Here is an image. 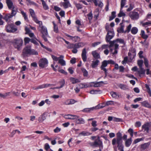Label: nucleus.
<instances>
[{"label":"nucleus","instance_id":"nucleus-1","mask_svg":"<svg viewBox=\"0 0 151 151\" xmlns=\"http://www.w3.org/2000/svg\"><path fill=\"white\" fill-rule=\"evenodd\" d=\"M22 54L24 56H27L29 55H37L38 54L37 51L33 49H31V47L30 45H27L24 48Z\"/></svg>","mask_w":151,"mask_h":151},{"label":"nucleus","instance_id":"nucleus-2","mask_svg":"<svg viewBox=\"0 0 151 151\" xmlns=\"http://www.w3.org/2000/svg\"><path fill=\"white\" fill-rule=\"evenodd\" d=\"M36 23L39 25L38 28V30L42 35H47L48 33L47 28L42 25V22L41 21H39Z\"/></svg>","mask_w":151,"mask_h":151},{"label":"nucleus","instance_id":"nucleus-3","mask_svg":"<svg viewBox=\"0 0 151 151\" xmlns=\"http://www.w3.org/2000/svg\"><path fill=\"white\" fill-rule=\"evenodd\" d=\"M115 62L112 60H104L102 63V65L101 66V68L102 70H103L105 73V75H106L107 74V70L105 68L108 64H111L112 65L115 64Z\"/></svg>","mask_w":151,"mask_h":151},{"label":"nucleus","instance_id":"nucleus-4","mask_svg":"<svg viewBox=\"0 0 151 151\" xmlns=\"http://www.w3.org/2000/svg\"><path fill=\"white\" fill-rule=\"evenodd\" d=\"M23 42L22 39H15L14 40L12 43L14 47L19 50L21 47L22 45Z\"/></svg>","mask_w":151,"mask_h":151},{"label":"nucleus","instance_id":"nucleus-5","mask_svg":"<svg viewBox=\"0 0 151 151\" xmlns=\"http://www.w3.org/2000/svg\"><path fill=\"white\" fill-rule=\"evenodd\" d=\"M109 44L110 45L109 46V47L110 49V52L113 55L117 54L118 52V50L119 48V45L118 44L114 43L112 46L110 47L111 41L110 42Z\"/></svg>","mask_w":151,"mask_h":151},{"label":"nucleus","instance_id":"nucleus-6","mask_svg":"<svg viewBox=\"0 0 151 151\" xmlns=\"http://www.w3.org/2000/svg\"><path fill=\"white\" fill-rule=\"evenodd\" d=\"M91 145L94 147H99L100 148H103V145L102 142L101 140L100 137L98 136L97 139L94 142L91 143Z\"/></svg>","mask_w":151,"mask_h":151},{"label":"nucleus","instance_id":"nucleus-7","mask_svg":"<svg viewBox=\"0 0 151 151\" xmlns=\"http://www.w3.org/2000/svg\"><path fill=\"white\" fill-rule=\"evenodd\" d=\"M6 30L8 32H14L17 30V29L12 24H9L6 26Z\"/></svg>","mask_w":151,"mask_h":151},{"label":"nucleus","instance_id":"nucleus-8","mask_svg":"<svg viewBox=\"0 0 151 151\" xmlns=\"http://www.w3.org/2000/svg\"><path fill=\"white\" fill-rule=\"evenodd\" d=\"M129 16L131 19L133 20H137L139 17V14L134 10L130 12L129 14Z\"/></svg>","mask_w":151,"mask_h":151},{"label":"nucleus","instance_id":"nucleus-9","mask_svg":"<svg viewBox=\"0 0 151 151\" xmlns=\"http://www.w3.org/2000/svg\"><path fill=\"white\" fill-rule=\"evenodd\" d=\"M122 139L114 138L113 139L112 141V144L114 145H115L116 143L118 148H122V147L123 146L122 144Z\"/></svg>","mask_w":151,"mask_h":151},{"label":"nucleus","instance_id":"nucleus-10","mask_svg":"<svg viewBox=\"0 0 151 151\" xmlns=\"http://www.w3.org/2000/svg\"><path fill=\"white\" fill-rule=\"evenodd\" d=\"M48 61L45 58L40 59L39 61V65L40 68H43L47 65Z\"/></svg>","mask_w":151,"mask_h":151},{"label":"nucleus","instance_id":"nucleus-11","mask_svg":"<svg viewBox=\"0 0 151 151\" xmlns=\"http://www.w3.org/2000/svg\"><path fill=\"white\" fill-rule=\"evenodd\" d=\"M114 32L112 31H108L107 35L106 36V40L107 42H109L110 40L114 36Z\"/></svg>","mask_w":151,"mask_h":151},{"label":"nucleus","instance_id":"nucleus-12","mask_svg":"<svg viewBox=\"0 0 151 151\" xmlns=\"http://www.w3.org/2000/svg\"><path fill=\"white\" fill-rule=\"evenodd\" d=\"M104 83L103 81L93 82L90 83L89 86L97 87L101 86Z\"/></svg>","mask_w":151,"mask_h":151},{"label":"nucleus","instance_id":"nucleus-13","mask_svg":"<svg viewBox=\"0 0 151 151\" xmlns=\"http://www.w3.org/2000/svg\"><path fill=\"white\" fill-rule=\"evenodd\" d=\"M29 12H30V13L31 16H32V18H33L34 21L36 23L37 22H39V21L37 19V18L36 17L34 11L32 9H29Z\"/></svg>","mask_w":151,"mask_h":151},{"label":"nucleus","instance_id":"nucleus-14","mask_svg":"<svg viewBox=\"0 0 151 151\" xmlns=\"http://www.w3.org/2000/svg\"><path fill=\"white\" fill-rule=\"evenodd\" d=\"M76 101L73 99H68L65 101L63 102V104L65 105H69L73 104L76 103Z\"/></svg>","mask_w":151,"mask_h":151},{"label":"nucleus","instance_id":"nucleus-15","mask_svg":"<svg viewBox=\"0 0 151 151\" xmlns=\"http://www.w3.org/2000/svg\"><path fill=\"white\" fill-rule=\"evenodd\" d=\"M150 144V142L145 143L140 145V149L141 150H144L147 148L149 146Z\"/></svg>","mask_w":151,"mask_h":151},{"label":"nucleus","instance_id":"nucleus-16","mask_svg":"<svg viewBox=\"0 0 151 151\" xmlns=\"http://www.w3.org/2000/svg\"><path fill=\"white\" fill-rule=\"evenodd\" d=\"M6 3L9 9H11L15 6L12 0H6Z\"/></svg>","mask_w":151,"mask_h":151},{"label":"nucleus","instance_id":"nucleus-17","mask_svg":"<svg viewBox=\"0 0 151 151\" xmlns=\"http://www.w3.org/2000/svg\"><path fill=\"white\" fill-rule=\"evenodd\" d=\"M118 42H119L121 43H124V41L122 39H117L116 40H113V41H111V45L110 47L112 46L114 44H117Z\"/></svg>","mask_w":151,"mask_h":151},{"label":"nucleus","instance_id":"nucleus-18","mask_svg":"<svg viewBox=\"0 0 151 151\" xmlns=\"http://www.w3.org/2000/svg\"><path fill=\"white\" fill-rule=\"evenodd\" d=\"M151 126L150 124L149 123H147L144 124L142 126V128L144 129L145 131H146L147 132H148L149 128Z\"/></svg>","mask_w":151,"mask_h":151},{"label":"nucleus","instance_id":"nucleus-19","mask_svg":"<svg viewBox=\"0 0 151 151\" xmlns=\"http://www.w3.org/2000/svg\"><path fill=\"white\" fill-rule=\"evenodd\" d=\"M86 49L85 48H84L82 50V59L83 61L85 62L86 61L87 57L86 55Z\"/></svg>","mask_w":151,"mask_h":151},{"label":"nucleus","instance_id":"nucleus-20","mask_svg":"<svg viewBox=\"0 0 151 151\" xmlns=\"http://www.w3.org/2000/svg\"><path fill=\"white\" fill-rule=\"evenodd\" d=\"M13 16L10 14H6L2 18L3 19L5 20L6 22H9L10 21V19Z\"/></svg>","mask_w":151,"mask_h":151},{"label":"nucleus","instance_id":"nucleus-21","mask_svg":"<svg viewBox=\"0 0 151 151\" xmlns=\"http://www.w3.org/2000/svg\"><path fill=\"white\" fill-rule=\"evenodd\" d=\"M92 1L94 3L95 5L96 6H98L99 7L101 8L103 6V3L100 1L96 0H92Z\"/></svg>","mask_w":151,"mask_h":151},{"label":"nucleus","instance_id":"nucleus-22","mask_svg":"<svg viewBox=\"0 0 151 151\" xmlns=\"http://www.w3.org/2000/svg\"><path fill=\"white\" fill-rule=\"evenodd\" d=\"M110 94L112 97L114 98L117 99L121 97V95L120 94L114 92H111Z\"/></svg>","mask_w":151,"mask_h":151},{"label":"nucleus","instance_id":"nucleus-23","mask_svg":"<svg viewBox=\"0 0 151 151\" xmlns=\"http://www.w3.org/2000/svg\"><path fill=\"white\" fill-rule=\"evenodd\" d=\"M122 24V23H120V25H121V27H120L118 28L117 29V31L119 33H124V26Z\"/></svg>","mask_w":151,"mask_h":151},{"label":"nucleus","instance_id":"nucleus-24","mask_svg":"<svg viewBox=\"0 0 151 151\" xmlns=\"http://www.w3.org/2000/svg\"><path fill=\"white\" fill-rule=\"evenodd\" d=\"M132 142V138H130L127 139H126L125 142V145L126 147H129L131 145Z\"/></svg>","mask_w":151,"mask_h":151},{"label":"nucleus","instance_id":"nucleus-25","mask_svg":"<svg viewBox=\"0 0 151 151\" xmlns=\"http://www.w3.org/2000/svg\"><path fill=\"white\" fill-rule=\"evenodd\" d=\"M12 11L11 14L13 16H15L17 12V9L15 7V6H13L12 8Z\"/></svg>","mask_w":151,"mask_h":151},{"label":"nucleus","instance_id":"nucleus-26","mask_svg":"<svg viewBox=\"0 0 151 151\" xmlns=\"http://www.w3.org/2000/svg\"><path fill=\"white\" fill-rule=\"evenodd\" d=\"M99 62V61L98 60L93 61L91 63L92 67L94 68L96 67L98 65Z\"/></svg>","mask_w":151,"mask_h":151},{"label":"nucleus","instance_id":"nucleus-27","mask_svg":"<svg viewBox=\"0 0 151 151\" xmlns=\"http://www.w3.org/2000/svg\"><path fill=\"white\" fill-rule=\"evenodd\" d=\"M92 54L93 57L96 58H100L99 54L96 52V51H94L92 52Z\"/></svg>","mask_w":151,"mask_h":151},{"label":"nucleus","instance_id":"nucleus-28","mask_svg":"<svg viewBox=\"0 0 151 151\" xmlns=\"http://www.w3.org/2000/svg\"><path fill=\"white\" fill-rule=\"evenodd\" d=\"M61 84V86L59 87H55L53 88V89H59L63 87L64 85L65 84V81L64 79H62L59 82Z\"/></svg>","mask_w":151,"mask_h":151},{"label":"nucleus","instance_id":"nucleus-29","mask_svg":"<svg viewBox=\"0 0 151 151\" xmlns=\"http://www.w3.org/2000/svg\"><path fill=\"white\" fill-rule=\"evenodd\" d=\"M142 106L149 108L151 105L146 101H145L141 102Z\"/></svg>","mask_w":151,"mask_h":151},{"label":"nucleus","instance_id":"nucleus-30","mask_svg":"<svg viewBox=\"0 0 151 151\" xmlns=\"http://www.w3.org/2000/svg\"><path fill=\"white\" fill-rule=\"evenodd\" d=\"M91 133L88 132L83 131L79 133V135H81L83 136H87L91 135Z\"/></svg>","mask_w":151,"mask_h":151},{"label":"nucleus","instance_id":"nucleus-31","mask_svg":"<svg viewBox=\"0 0 151 151\" xmlns=\"http://www.w3.org/2000/svg\"><path fill=\"white\" fill-rule=\"evenodd\" d=\"M70 80L73 84H75L80 82V80L78 79L73 77L70 78Z\"/></svg>","mask_w":151,"mask_h":151},{"label":"nucleus","instance_id":"nucleus-32","mask_svg":"<svg viewBox=\"0 0 151 151\" xmlns=\"http://www.w3.org/2000/svg\"><path fill=\"white\" fill-rule=\"evenodd\" d=\"M46 119L45 114H43L38 118V121L39 122H42Z\"/></svg>","mask_w":151,"mask_h":151},{"label":"nucleus","instance_id":"nucleus-33","mask_svg":"<svg viewBox=\"0 0 151 151\" xmlns=\"http://www.w3.org/2000/svg\"><path fill=\"white\" fill-rule=\"evenodd\" d=\"M51 86V85L50 84H46L42 85H41L38 86L35 89L44 88H45L46 87H48L50 86Z\"/></svg>","mask_w":151,"mask_h":151},{"label":"nucleus","instance_id":"nucleus-34","mask_svg":"<svg viewBox=\"0 0 151 151\" xmlns=\"http://www.w3.org/2000/svg\"><path fill=\"white\" fill-rule=\"evenodd\" d=\"M41 1L42 2V4L43 6V9L45 10L48 9L49 7L47 4L46 2L43 0H41Z\"/></svg>","mask_w":151,"mask_h":151},{"label":"nucleus","instance_id":"nucleus-35","mask_svg":"<svg viewBox=\"0 0 151 151\" xmlns=\"http://www.w3.org/2000/svg\"><path fill=\"white\" fill-rule=\"evenodd\" d=\"M76 122L77 124H83L85 123L84 120L83 119L81 118H78L76 120Z\"/></svg>","mask_w":151,"mask_h":151},{"label":"nucleus","instance_id":"nucleus-36","mask_svg":"<svg viewBox=\"0 0 151 151\" xmlns=\"http://www.w3.org/2000/svg\"><path fill=\"white\" fill-rule=\"evenodd\" d=\"M119 87L121 89L124 90L128 89V87L127 86L122 84H120L119 86Z\"/></svg>","mask_w":151,"mask_h":151},{"label":"nucleus","instance_id":"nucleus-37","mask_svg":"<svg viewBox=\"0 0 151 151\" xmlns=\"http://www.w3.org/2000/svg\"><path fill=\"white\" fill-rule=\"evenodd\" d=\"M53 24V30L56 33H58V26L54 22H52Z\"/></svg>","mask_w":151,"mask_h":151},{"label":"nucleus","instance_id":"nucleus-38","mask_svg":"<svg viewBox=\"0 0 151 151\" xmlns=\"http://www.w3.org/2000/svg\"><path fill=\"white\" fill-rule=\"evenodd\" d=\"M95 109V108L94 107L89 108H86L84 109L83 110V111L84 112H90L91 111H93Z\"/></svg>","mask_w":151,"mask_h":151},{"label":"nucleus","instance_id":"nucleus-39","mask_svg":"<svg viewBox=\"0 0 151 151\" xmlns=\"http://www.w3.org/2000/svg\"><path fill=\"white\" fill-rule=\"evenodd\" d=\"M138 29L137 27H134L132 28L131 31V33L132 34L135 35L138 32Z\"/></svg>","mask_w":151,"mask_h":151},{"label":"nucleus","instance_id":"nucleus-40","mask_svg":"<svg viewBox=\"0 0 151 151\" xmlns=\"http://www.w3.org/2000/svg\"><path fill=\"white\" fill-rule=\"evenodd\" d=\"M52 59L55 61H58L59 60L60 58H64V56L62 55H61L58 58L56 56H55L54 55H52Z\"/></svg>","mask_w":151,"mask_h":151},{"label":"nucleus","instance_id":"nucleus-41","mask_svg":"<svg viewBox=\"0 0 151 151\" xmlns=\"http://www.w3.org/2000/svg\"><path fill=\"white\" fill-rule=\"evenodd\" d=\"M63 58H60L58 60V63L60 64L62 66H64L65 65V62L63 59Z\"/></svg>","mask_w":151,"mask_h":151},{"label":"nucleus","instance_id":"nucleus-42","mask_svg":"<svg viewBox=\"0 0 151 151\" xmlns=\"http://www.w3.org/2000/svg\"><path fill=\"white\" fill-rule=\"evenodd\" d=\"M116 17V12H111V16L109 17V21L113 20Z\"/></svg>","mask_w":151,"mask_h":151},{"label":"nucleus","instance_id":"nucleus-43","mask_svg":"<svg viewBox=\"0 0 151 151\" xmlns=\"http://www.w3.org/2000/svg\"><path fill=\"white\" fill-rule=\"evenodd\" d=\"M63 5L65 8H66L70 6V4L69 1H66L63 3Z\"/></svg>","mask_w":151,"mask_h":151},{"label":"nucleus","instance_id":"nucleus-44","mask_svg":"<svg viewBox=\"0 0 151 151\" xmlns=\"http://www.w3.org/2000/svg\"><path fill=\"white\" fill-rule=\"evenodd\" d=\"M115 104V103L112 101H107L105 103V106H108L110 105H113Z\"/></svg>","mask_w":151,"mask_h":151},{"label":"nucleus","instance_id":"nucleus-45","mask_svg":"<svg viewBox=\"0 0 151 151\" xmlns=\"http://www.w3.org/2000/svg\"><path fill=\"white\" fill-rule=\"evenodd\" d=\"M139 70L138 71L139 73L140 74H145V70H144L142 67L139 68Z\"/></svg>","mask_w":151,"mask_h":151},{"label":"nucleus","instance_id":"nucleus-46","mask_svg":"<svg viewBox=\"0 0 151 151\" xmlns=\"http://www.w3.org/2000/svg\"><path fill=\"white\" fill-rule=\"evenodd\" d=\"M144 138L142 137L140 138H137L134 140L133 142V143L136 144L137 143L140 142V141H142L144 139Z\"/></svg>","mask_w":151,"mask_h":151},{"label":"nucleus","instance_id":"nucleus-47","mask_svg":"<svg viewBox=\"0 0 151 151\" xmlns=\"http://www.w3.org/2000/svg\"><path fill=\"white\" fill-rule=\"evenodd\" d=\"M81 70L83 73V76H87L88 75V71L84 68H81Z\"/></svg>","mask_w":151,"mask_h":151},{"label":"nucleus","instance_id":"nucleus-48","mask_svg":"<svg viewBox=\"0 0 151 151\" xmlns=\"http://www.w3.org/2000/svg\"><path fill=\"white\" fill-rule=\"evenodd\" d=\"M99 9L98 8L96 9L94 12V17L97 19L99 16Z\"/></svg>","mask_w":151,"mask_h":151},{"label":"nucleus","instance_id":"nucleus-49","mask_svg":"<svg viewBox=\"0 0 151 151\" xmlns=\"http://www.w3.org/2000/svg\"><path fill=\"white\" fill-rule=\"evenodd\" d=\"M132 27V25L131 24H129L126 28V30L124 31V33H129L130 30Z\"/></svg>","mask_w":151,"mask_h":151},{"label":"nucleus","instance_id":"nucleus-50","mask_svg":"<svg viewBox=\"0 0 151 151\" xmlns=\"http://www.w3.org/2000/svg\"><path fill=\"white\" fill-rule=\"evenodd\" d=\"M21 13L22 14V15L23 16V17H24V19L25 20H27L28 18L26 13L24 12L23 11H21Z\"/></svg>","mask_w":151,"mask_h":151},{"label":"nucleus","instance_id":"nucleus-51","mask_svg":"<svg viewBox=\"0 0 151 151\" xmlns=\"http://www.w3.org/2000/svg\"><path fill=\"white\" fill-rule=\"evenodd\" d=\"M126 0H121V10L125 4Z\"/></svg>","mask_w":151,"mask_h":151},{"label":"nucleus","instance_id":"nucleus-52","mask_svg":"<svg viewBox=\"0 0 151 151\" xmlns=\"http://www.w3.org/2000/svg\"><path fill=\"white\" fill-rule=\"evenodd\" d=\"M143 63V61L142 60H138L137 61V64L139 68H142Z\"/></svg>","mask_w":151,"mask_h":151},{"label":"nucleus","instance_id":"nucleus-53","mask_svg":"<svg viewBox=\"0 0 151 151\" xmlns=\"http://www.w3.org/2000/svg\"><path fill=\"white\" fill-rule=\"evenodd\" d=\"M71 119L73 120H77V119L79 118V117L76 115H71Z\"/></svg>","mask_w":151,"mask_h":151},{"label":"nucleus","instance_id":"nucleus-54","mask_svg":"<svg viewBox=\"0 0 151 151\" xmlns=\"http://www.w3.org/2000/svg\"><path fill=\"white\" fill-rule=\"evenodd\" d=\"M24 42L25 44L28 43L31 41V39L28 37H25L24 39Z\"/></svg>","mask_w":151,"mask_h":151},{"label":"nucleus","instance_id":"nucleus-55","mask_svg":"<svg viewBox=\"0 0 151 151\" xmlns=\"http://www.w3.org/2000/svg\"><path fill=\"white\" fill-rule=\"evenodd\" d=\"M27 5H36V4L34 2L31 1L30 0H27Z\"/></svg>","mask_w":151,"mask_h":151},{"label":"nucleus","instance_id":"nucleus-56","mask_svg":"<svg viewBox=\"0 0 151 151\" xmlns=\"http://www.w3.org/2000/svg\"><path fill=\"white\" fill-rule=\"evenodd\" d=\"M125 14L122 11V10H120V11L119 12V14L118 16L119 17H121L122 16H125Z\"/></svg>","mask_w":151,"mask_h":151},{"label":"nucleus","instance_id":"nucleus-57","mask_svg":"<svg viewBox=\"0 0 151 151\" xmlns=\"http://www.w3.org/2000/svg\"><path fill=\"white\" fill-rule=\"evenodd\" d=\"M116 137H117L116 139H122V134L120 132H119L117 133Z\"/></svg>","mask_w":151,"mask_h":151},{"label":"nucleus","instance_id":"nucleus-58","mask_svg":"<svg viewBox=\"0 0 151 151\" xmlns=\"http://www.w3.org/2000/svg\"><path fill=\"white\" fill-rule=\"evenodd\" d=\"M80 38L78 36L73 37L72 40L74 42H77L79 40Z\"/></svg>","mask_w":151,"mask_h":151},{"label":"nucleus","instance_id":"nucleus-59","mask_svg":"<svg viewBox=\"0 0 151 151\" xmlns=\"http://www.w3.org/2000/svg\"><path fill=\"white\" fill-rule=\"evenodd\" d=\"M128 132L130 134L131 137H132L133 136V130L132 129H129L128 130Z\"/></svg>","mask_w":151,"mask_h":151},{"label":"nucleus","instance_id":"nucleus-60","mask_svg":"<svg viewBox=\"0 0 151 151\" xmlns=\"http://www.w3.org/2000/svg\"><path fill=\"white\" fill-rule=\"evenodd\" d=\"M145 87L146 88L148 92L150 94V96H151V91L149 86L147 84L145 85Z\"/></svg>","mask_w":151,"mask_h":151},{"label":"nucleus","instance_id":"nucleus-61","mask_svg":"<svg viewBox=\"0 0 151 151\" xmlns=\"http://www.w3.org/2000/svg\"><path fill=\"white\" fill-rule=\"evenodd\" d=\"M144 63L145 66L147 68L148 67V61L146 58H144Z\"/></svg>","mask_w":151,"mask_h":151},{"label":"nucleus","instance_id":"nucleus-62","mask_svg":"<svg viewBox=\"0 0 151 151\" xmlns=\"http://www.w3.org/2000/svg\"><path fill=\"white\" fill-rule=\"evenodd\" d=\"M45 148L46 151H48L50 149V147L48 143H46L45 145Z\"/></svg>","mask_w":151,"mask_h":151},{"label":"nucleus","instance_id":"nucleus-63","mask_svg":"<svg viewBox=\"0 0 151 151\" xmlns=\"http://www.w3.org/2000/svg\"><path fill=\"white\" fill-rule=\"evenodd\" d=\"M99 128L96 127H93L90 129L91 131L92 132H94L98 130Z\"/></svg>","mask_w":151,"mask_h":151},{"label":"nucleus","instance_id":"nucleus-64","mask_svg":"<svg viewBox=\"0 0 151 151\" xmlns=\"http://www.w3.org/2000/svg\"><path fill=\"white\" fill-rule=\"evenodd\" d=\"M61 130V129L57 127L54 130V131L55 133H58L60 132Z\"/></svg>","mask_w":151,"mask_h":151}]
</instances>
